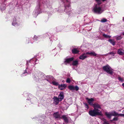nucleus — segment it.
Here are the masks:
<instances>
[{
  "mask_svg": "<svg viewBox=\"0 0 124 124\" xmlns=\"http://www.w3.org/2000/svg\"><path fill=\"white\" fill-rule=\"evenodd\" d=\"M103 70L106 72L111 75H112L113 73V70L108 64L102 67Z\"/></svg>",
  "mask_w": 124,
  "mask_h": 124,
  "instance_id": "1",
  "label": "nucleus"
},
{
  "mask_svg": "<svg viewBox=\"0 0 124 124\" xmlns=\"http://www.w3.org/2000/svg\"><path fill=\"white\" fill-rule=\"evenodd\" d=\"M89 114L91 116H100L102 115L101 112H96L94 109L93 110H91L89 112Z\"/></svg>",
  "mask_w": 124,
  "mask_h": 124,
  "instance_id": "2",
  "label": "nucleus"
},
{
  "mask_svg": "<svg viewBox=\"0 0 124 124\" xmlns=\"http://www.w3.org/2000/svg\"><path fill=\"white\" fill-rule=\"evenodd\" d=\"M93 9L94 13H97L98 14L101 13L100 12L101 11V8L100 7H98L97 4L95 5Z\"/></svg>",
  "mask_w": 124,
  "mask_h": 124,
  "instance_id": "3",
  "label": "nucleus"
},
{
  "mask_svg": "<svg viewBox=\"0 0 124 124\" xmlns=\"http://www.w3.org/2000/svg\"><path fill=\"white\" fill-rule=\"evenodd\" d=\"M68 88L70 90H75L76 91H78L79 88L77 86H76L75 87L73 85H70L68 86Z\"/></svg>",
  "mask_w": 124,
  "mask_h": 124,
  "instance_id": "4",
  "label": "nucleus"
},
{
  "mask_svg": "<svg viewBox=\"0 0 124 124\" xmlns=\"http://www.w3.org/2000/svg\"><path fill=\"white\" fill-rule=\"evenodd\" d=\"M68 117L66 116L65 115H63L61 117V118L63 119L64 122L66 123H68L69 122Z\"/></svg>",
  "mask_w": 124,
  "mask_h": 124,
  "instance_id": "5",
  "label": "nucleus"
},
{
  "mask_svg": "<svg viewBox=\"0 0 124 124\" xmlns=\"http://www.w3.org/2000/svg\"><path fill=\"white\" fill-rule=\"evenodd\" d=\"M53 99L54 100V103L55 105H57L58 104L59 102V99L56 96H54Z\"/></svg>",
  "mask_w": 124,
  "mask_h": 124,
  "instance_id": "6",
  "label": "nucleus"
},
{
  "mask_svg": "<svg viewBox=\"0 0 124 124\" xmlns=\"http://www.w3.org/2000/svg\"><path fill=\"white\" fill-rule=\"evenodd\" d=\"M53 115L55 119L61 118L60 115L59 114L58 112L54 113Z\"/></svg>",
  "mask_w": 124,
  "mask_h": 124,
  "instance_id": "7",
  "label": "nucleus"
},
{
  "mask_svg": "<svg viewBox=\"0 0 124 124\" xmlns=\"http://www.w3.org/2000/svg\"><path fill=\"white\" fill-rule=\"evenodd\" d=\"M64 98V93L62 92L60 93L59 96L58 98L60 100V101H61Z\"/></svg>",
  "mask_w": 124,
  "mask_h": 124,
  "instance_id": "8",
  "label": "nucleus"
},
{
  "mask_svg": "<svg viewBox=\"0 0 124 124\" xmlns=\"http://www.w3.org/2000/svg\"><path fill=\"white\" fill-rule=\"evenodd\" d=\"M72 52L73 54H78L79 51L77 48H74L72 50Z\"/></svg>",
  "mask_w": 124,
  "mask_h": 124,
  "instance_id": "9",
  "label": "nucleus"
},
{
  "mask_svg": "<svg viewBox=\"0 0 124 124\" xmlns=\"http://www.w3.org/2000/svg\"><path fill=\"white\" fill-rule=\"evenodd\" d=\"M93 107L94 109L96 108H101L100 105L96 103L94 104V105Z\"/></svg>",
  "mask_w": 124,
  "mask_h": 124,
  "instance_id": "10",
  "label": "nucleus"
},
{
  "mask_svg": "<svg viewBox=\"0 0 124 124\" xmlns=\"http://www.w3.org/2000/svg\"><path fill=\"white\" fill-rule=\"evenodd\" d=\"M86 53L83 54L82 55H81L79 57V59L82 60H84L87 57L85 55Z\"/></svg>",
  "mask_w": 124,
  "mask_h": 124,
  "instance_id": "11",
  "label": "nucleus"
},
{
  "mask_svg": "<svg viewBox=\"0 0 124 124\" xmlns=\"http://www.w3.org/2000/svg\"><path fill=\"white\" fill-rule=\"evenodd\" d=\"M74 60V58L73 57H71L70 58L66 59L65 61V62H67V63H69L70 62Z\"/></svg>",
  "mask_w": 124,
  "mask_h": 124,
  "instance_id": "12",
  "label": "nucleus"
},
{
  "mask_svg": "<svg viewBox=\"0 0 124 124\" xmlns=\"http://www.w3.org/2000/svg\"><path fill=\"white\" fill-rule=\"evenodd\" d=\"M86 54H89L90 55L93 56H96L97 54L94 52H87L86 53Z\"/></svg>",
  "mask_w": 124,
  "mask_h": 124,
  "instance_id": "13",
  "label": "nucleus"
},
{
  "mask_svg": "<svg viewBox=\"0 0 124 124\" xmlns=\"http://www.w3.org/2000/svg\"><path fill=\"white\" fill-rule=\"evenodd\" d=\"M117 53L120 55H123L124 54L123 51L122 49H118L117 51Z\"/></svg>",
  "mask_w": 124,
  "mask_h": 124,
  "instance_id": "14",
  "label": "nucleus"
},
{
  "mask_svg": "<svg viewBox=\"0 0 124 124\" xmlns=\"http://www.w3.org/2000/svg\"><path fill=\"white\" fill-rule=\"evenodd\" d=\"M86 99L88 101V102H93L94 100L93 98H91L90 99H89L87 97L86 98Z\"/></svg>",
  "mask_w": 124,
  "mask_h": 124,
  "instance_id": "15",
  "label": "nucleus"
},
{
  "mask_svg": "<svg viewBox=\"0 0 124 124\" xmlns=\"http://www.w3.org/2000/svg\"><path fill=\"white\" fill-rule=\"evenodd\" d=\"M105 115L108 118H110L112 116L111 113H109L107 112L105 113Z\"/></svg>",
  "mask_w": 124,
  "mask_h": 124,
  "instance_id": "16",
  "label": "nucleus"
},
{
  "mask_svg": "<svg viewBox=\"0 0 124 124\" xmlns=\"http://www.w3.org/2000/svg\"><path fill=\"white\" fill-rule=\"evenodd\" d=\"M70 6V4L69 3L68 4V5H64V7H65V11H66L67 12V13H68V11L67 10H66V9H67V8H69V7Z\"/></svg>",
  "mask_w": 124,
  "mask_h": 124,
  "instance_id": "17",
  "label": "nucleus"
},
{
  "mask_svg": "<svg viewBox=\"0 0 124 124\" xmlns=\"http://www.w3.org/2000/svg\"><path fill=\"white\" fill-rule=\"evenodd\" d=\"M108 41L113 46H114L115 45V42L114 41V40L112 39H109Z\"/></svg>",
  "mask_w": 124,
  "mask_h": 124,
  "instance_id": "18",
  "label": "nucleus"
},
{
  "mask_svg": "<svg viewBox=\"0 0 124 124\" xmlns=\"http://www.w3.org/2000/svg\"><path fill=\"white\" fill-rule=\"evenodd\" d=\"M78 64V62L77 60L73 61L72 63V65L73 66H76Z\"/></svg>",
  "mask_w": 124,
  "mask_h": 124,
  "instance_id": "19",
  "label": "nucleus"
},
{
  "mask_svg": "<svg viewBox=\"0 0 124 124\" xmlns=\"http://www.w3.org/2000/svg\"><path fill=\"white\" fill-rule=\"evenodd\" d=\"M66 87V85L65 84H61L59 85L58 86L59 88H60L61 87H63L65 88Z\"/></svg>",
  "mask_w": 124,
  "mask_h": 124,
  "instance_id": "20",
  "label": "nucleus"
},
{
  "mask_svg": "<svg viewBox=\"0 0 124 124\" xmlns=\"http://www.w3.org/2000/svg\"><path fill=\"white\" fill-rule=\"evenodd\" d=\"M112 116H119V114L115 112H114L112 113H111Z\"/></svg>",
  "mask_w": 124,
  "mask_h": 124,
  "instance_id": "21",
  "label": "nucleus"
},
{
  "mask_svg": "<svg viewBox=\"0 0 124 124\" xmlns=\"http://www.w3.org/2000/svg\"><path fill=\"white\" fill-rule=\"evenodd\" d=\"M103 37H104L105 38H108L109 39L111 37L110 36H109V35H107L105 34H104L102 35Z\"/></svg>",
  "mask_w": 124,
  "mask_h": 124,
  "instance_id": "22",
  "label": "nucleus"
},
{
  "mask_svg": "<svg viewBox=\"0 0 124 124\" xmlns=\"http://www.w3.org/2000/svg\"><path fill=\"white\" fill-rule=\"evenodd\" d=\"M107 21V19L105 18H102L101 21V22L104 23Z\"/></svg>",
  "mask_w": 124,
  "mask_h": 124,
  "instance_id": "23",
  "label": "nucleus"
},
{
  "mask_svg": "<svg viewBox=\"0 0 124 124\" xmlns=\"http://www.w3.org/2000/svg\"><path fill=\"white\" fill-rule=\"evenodd\" d=\"M84 104L85 105V108H86L87 109H88V108H89V107L88 104L86 103H84Z\"/></svg>",
  "mask_w": 124,
  "mask_h": 124,
  "instance_id": "24",
  "label": "nucleus"
},
{
  "mask_svg": "<svg viewBox=\"0 0 124 124\" xmlns=\"http://www.w3.org/2000/svg\"><path fill=\"white\" fill-rule=\"evenodd\" d=\"M52 83L54 85L56 86H57L58 85V83L55 81H53Z\"/></svg>",
  "mask_w": 124,
  "mask_h": 124,
  "instance_id": "25",
  "label": "nucleus"
},
{
  "mask_svg": "<svg viewBox=\"0 0 124 124\" xmlns=\"http://www.w3.org/2000/svg\"><path fill=\"white\" fill-rule=\"evenodd\" d=\"M118 79L119 81H121L122 82H123L124 81L123 78H121L120 77H118Z\"/></svg>",
  "mask_w": 124,
  "mask_h": 124,
  "instance_id": "26",
  "label": "nucleus"
},
{
  "mask_svg": "<svg viewBox=\"0 0 124 124\" xmlns=\"http://www.w3.org/2000/svg\"><path fill=\"white\" fill-rule=\"evenodd\" d=\"M122 38L121 36H119L116 38V39L117 40H121Z\"/></svg>",
  "mask_w": 124,
  "mask_h": 124,
  "instance_id": "27",
  "label": "nucleus"
},
{
  "mask_svg": "<svg viewBox=\"0 0 124 124\" xmlns=\"http://www.w3.org/2000/svg\"><path fill=\"white\" fill-rule=\"evenodd\" d=\"M71 81L70 79L69 78H68L67 79L66 82L67 83H70Z\"/></svg>",
  "mask_w": 124,
  "mask_h": 124,
  "instance_id": "28",
  "label": "nucleus"
},
{
  "mask_svg": "<svg viewBox=\"0 0 124 124\" xmlns=\"http://www.w3.org/2000/svg\"><path fill=\"white\" fill-rule=\"evenodd\" d=\"M118 118L117 117H114L113 119L111 120V121H117L118 120Z\"/></svg>",
  "mask_w": 124,
  "mask_h": 124,
  "instance_id": "29",
  "label": "nucleus"
},
{
  "mask_svg": "<svg viewBox=\"0 0 124 124\" xmlns=\"http://www.w3.org/2000/svg\"><path fill=\"white\" fill-rule=\"evenodd\" d=\"M88 103L92 107H93L94 105V104H93V102H88Z\"/></svg>",
  "mask_w": 124,
  "mask_h": 124,
  "instance_id": "30",
  "label": "nucleus"
},
{
  "mask_svg": "<svg viewBox=\"0 0 124 124\" xmlns=\"http://www.w3.org/2000/svg\"><path fill=\"white\" fill-rule=\"evenodd\" d=\"M108 54H111L113 56H114V53L112 52H110Z\"/></svg>",
  "mask_w": 124,
  "mask_h": 124,
  "instance_id": "31",
  "label": "nucleus"
},
{
  "mask_svg": "<svg viewBox=\"0 0 124 124\" xmlns=\"http://www.w3.org/2000/svg\"><path fill=\"white\" fill-rule=\"evenodd\" d=\"M119 116H124V114H119Z\"/></svg>",
  "mask_w": 124,
  "mask_h": 124,
  "instance_id": "32",
  "label": "nucleus"
},
{
  "mask_svg": "<svg viewBox=\"0 0 124 124\" xmlns=\"http://www.w3.org/2000/svg\"><path fill=\"white\" fill-rule=\"evenodd\" d=\"M94 109L96 111V112H100H100H99L98 111L99 110L98 109V108H96Z\"/></svg>",
  "mask_w": 124,
  "mask_h": 124,
  "instance_id": "33",
  "label": "nucleus"
},
{
  "mask_svg": "<svg viewBox=\"0 0 124 124\" xmlns=\"http://www.w3.org/2000/svg\"><path fill=\"white\" fill-rule=\"evenodd\" d=\"M103 124H109V123L108 122L105 121Z\"/></svg>",
  "mask_w": 124,
  "mask_h": 124,
  "instance_id": "34",
  "label": "nucleus"
},
{
  "mask_svg": "<svg viewBox=\"0 0 124 124\" xmlns=\"http://www.w3.org/2000/svg\"><path fill=\"white\" fill-rule=\"evenodd\" d=\"M66 1L67 2H69H69L68 0H66ZM62 1L64 2H64L65 1L64 0H62Z\"/></svg>",
  "mask_w": 124,
  "mask_h": 124,
  "instance_id": "35",
  "label": "nucleus"
},
{
  "mask_svg": "<svg viewBox=\"0 0 124 124\" xmlns=\"http://www.w3.org/2000/svg\"><path fill=\"white\" fill-rule=\"evenodd\" d=\"M97 2V3H98V5H99L100 4H101V2L100 0L99 1Z\"/></svg>",
  "mask_w": 124,
  "mask_h": 124,
  "instance_id": "36",
  "label": "nucleus"
},
{
  "mask_svg": "<svg viewBox=\"0 0 124 124\" xmlns=\"http://www.w3.org/2000/svg\"><path fill=\"white\" fill-rule=\"evenodd\" d=\"M60 89L61 90H63L64 89V88H60Z\"/></svg>",
  "mask_w": 124,
  "mask_h": 124,
  "instance_id": "37",
  "label": "nucleus"
},
{
  "mask_svg": "<svg viewBox=\"0 0 124 124\" xmlns=\"http://www.w3.org/2000/svg\"><path fill=\"white\" fill-rule=\"evenodd\" d=\"M122 85L124 87V83L122 84Z\"/></svg>",
  "mask_w": 124,
  "mask_h": 124,
  "instance_id": "38",
  "label": "nucleus"
},
{
  "mask_svg": "<svg viewBox=\"0 0 124 124\" xmlns=\"http://www.w3.org/2000/svg\"><path fill=\"white\" fill-rule=\"evenodd\" d=\"M96 2L99 1H100V0H95Z\"/></svg>",
  "mask_w": 124,
  "mask_h": 124,
  "instance_id": "39",
  "label": "nucleus"
},
{
  "mask_svg": "<svg viewBox=\"0 0 124 124\" xmlns=\"http://www.w3.org/2000/svg\"><path fill=\"white\" fill-rule=\"evenodd\" d=\"M123 20L124 22V17L123 18Z\"/></svg>",
  "mask_w": 124,
  "mask_h": 124,
  "instance_id": "40",
  "label": "nucleus"
},
{
  "mask_svg": "<svg viewBox=\"0 0 124 124\" xmlns=\"http://www.w3.org/2000/svg\"><path fill=\"white\" fill-rule=\"evenodd\" d=\"M102 0L103 1H105V0Z\"/></svg>",
  "mask_w": 124,
  "mask_h": 124,
  "instance_id": "41",
  "label": "nucleus"
},
{
  "mask_svg": "<svg viewBox=\"0 0 124 124\" xmlns=\"http://www.w3.org/2000/svg\"><path fill=\"white\" fill-rule=\"evenodd\" d=\"M123 113H124V110H123V111H122Z\"/></svg>",
  "mask_w": 124,
  "mask_h": 124,
  "instance_id": "42",
  "label": "nucleus"
},
{
  "mask_svg": "<svg viewBox=\"0 0 124 124\" xmlns=\"http://www.w3.org/2000/svg\"><path fill=\"white\" fill-rule=\"evenodd\" d=\"M123 34V35H124V34Z\"/></svg>",
  "mask_w": 124,
  "mask_h": 124,
  "instance_id": "43",
  "label": "nucleus"
}]
</instances>
